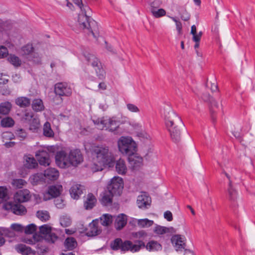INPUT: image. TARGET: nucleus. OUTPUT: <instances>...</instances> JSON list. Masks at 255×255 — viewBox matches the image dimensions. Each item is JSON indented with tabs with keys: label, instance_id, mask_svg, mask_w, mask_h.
<instances>
[{
	"label": "nucleus",
	"instance_id": "obj_1",
	"mask_svg": "<svg viewBox=\"0 0 255 255\" xmlns=\"http://www.w3.org/2000/svg\"><path fill=\"white\" fill-rule=\"evenodd\" d=\"M163 116L166 128L170 133L171 140L175 143L180 142L181 132L184 128L181 118L169 106L164 108Z\"/></svg>",
	"mask_w": 255,
	"mask_h": 255
},
{
	"label": "nucleus",
	"instance_id": "obj_2",
	"mask_svg": "<svg viewBox=\"0 0 255 255\" xmlns=\"http://www.w3.org/2000/svg\"><path fill=\"white\" fill-rule=\"evenodd\" d=\"M92 154L95 156L94 162L91 166L93 172L102 171L104 167L110 163L114 158L113 154L110 150L109 146L105 145L94 147Z\"/></svg>",
	"mask_w": 255,
	"mask_h": 255
},
{
	"label": "nucleus",
	"instance_id": "obj_3",
	"mask_svg": "<svg viewBox=\"0 0 255 255\" xmlns=\"http://www.w3.org/2000/svg\"><path fill=\"white\" fill-rule=\"evenodd\" d=\"M111 246L112 249L114 250L120 249L123 252L130 251L132 252L138 251L141 248L145 247L144 243L142 241H138L135 244H133L129 241L123 242L120 238L115 239Z\"/></svg>",
	"mask_w": 255,
	"mask_h": 255
},
{
	"label": "nucleus",
	"instance_id": "obj_4",
	"mask_svg": "<svg viewBox=\"0 0 255 255\" xmlns=\"http://www.w3.org/2000/svg\"><path fill=\"white\" fill-rule=\"evenodd\" d=\"M83 55L88 65H91L94 69L98 78L103 80L106 78V71L104 69L100 60L93 54L89 51L83 52Z\"/></svg>",
	"mask_w": 255,
	"mask_h": 255
},
{
	"label": "nucleus",
	"instance_id": "obj_5",
	"mask_svg": "<svg viewBox=\"0 0 255 255\" xmlns=\"http://www.w3.org/2000/svg\"><path fill=\"white\" fill-rule=\"evenodd\" d=\"M93 122L97 128L103 130L105 129L111 132L117 133L119 129L117 117H113L109 119L105 118H98L96 120H93Z\"/></svg>",
	"mask_w": 255,
	"mask_h": 255
},
{
	"label": "nucleus",
	"instance_id": "obj_6",
	"mask_svg": "<svg viewBox=\"0 0 255 255\" xmlns=\"http://www.w3.org/2000/svg\"><path fill=\"white\" fill-rule=\"evenodd\" d=\"M119 151L128 155L133 154L136 152L137 145L131 137L122 136L118 141Z\"/></svg>",
	"mask_w": 255,
	"mask_h": 255
},
{
	"label": "nucleus",
	"instance_id": "obj_7",
	"mask_svg": "<svg viewBox=\"0 0 255 255\" xmlns=\"http://www.w3.org/2000/svg\"><path fill=\"white\" fill-rule=\"evenodd\" d=\"M82 11V13L78 15L77 23L76 26L80 29L87 30L94 37H96L93 29V25L95 24V21L86 15L87 10L86 8H84Z\"/></svg>",
	"mask_w": 255,
	"mask_h": 255
},
{
	"label": "nucleus",
	"instance_id": "obj_8",
	"mask_svg": "<svg viewBox=\"0 0 255 255\" xmlns=\"http://www.w3.org/2000/svg\"><path fill=\"white\" fill-rule=\"evenodd\" d=\"M124 188V182L123 179L119 177H114L108 184V190L113 195L120 196L122 193Z\"/></svg>",
	"mask_w": 255,
	"mask_h": 255
},
{
	"label": "nucleus",
	"instance_id": "obj_9",
	"mask_svg": "<svg viewBox=\"0 0 255 255\" xmlns=\"http://www.w3.org/2000/svg\"><path fill=\"white\" fill-rule=\"evenodd\" d=\"M55 161L58 166L62 168H65L70 166L69 159V154L65 151L61 150L58 151L55 155Z\"/></svg>",
	"mask_w": 255,
	"mask_h": 255
},
{
	"label": "nucleus",
	"instance_id": "obj_10",
	"mask_svg": "<svg viewBox=\"0 0 255 255\" xmlns=\"http://www.w3.org/2000/svg\"><path fill=\"white\" fill-rule=\"evenodd\" d=\"M55 93L60 97H70L72 94V89L66 83H58L55 85Z\"/></svg>",
	"mask_w": 255,
	"mask_h": 255
},
{
	"label": "nucleus",
	"instance_id": "obj_11",
	"mask_svg": "<svg viewBox=\"0 0 255 255\" xmlns=\"http://www.w3.org/2000/svg\"><path fill=\"white\" fill-rule=\"evenodd\" d=\"M48 151V148H42L36 152L35 157L40 165L48 166L50 164V154Z\"/></svg>",
	"mask_w": 255,
	"mask_h": 255
},
{
	"label": "nucleus",
	"instance_id": "obj_12",
	"mask_svg": "<svg viewBox=\"0 0 255 255\" xmlns=\"http://www.w3.org/2000/svg\"><path fill=\"white\" fill-rule=\"evenodd\" d=\"M3 208L17 215H23L26 213L25 207L20 204L8 202L4 204Z\"/></svg>",
	"mask_w": 255,
	"mask_h": 255
},
{
	"label": "nucleus",
	"instance_id": "obj_13",
	"mask_svg": "<svg viewBox=\"0 0 255 255\" xmlns=\"http://www.w3.org/2000/svg\"><path fill=\"white\" fill-rule=\"evenodd\" d=\"M151 199L149 195L146 192H141L137 198L136 204L138 207L142 210L148 208L151 205Z\"/></svg>",
	"mask_w": 255,
	"mask_h": 255
},
{
	"label": "nucleus",
	"instance_id": "obj_14",
	"mask_svg": "<svg viewBox=\"0 0 255 255\" xmlns=\"http://www.w3.org/2000/svg\"><path fill=\"white\" fill-rule=\"evenodd\" d=\"M69 159L71 165L76 166L83 161V156L78 149L71 150L69 153Z\"/></svg>",
	"mask_w": 255,
	"mask_h": 255
},
{
	"label": "nucleus",
	"instance_id": "obj_15",
	"mask_svg": "<svg viewBox=\"0 0 255 255\" xmlns=\"http://www.w3.org/2000/svg\"><path fill=\"white\" fill-rule=\"evenodd\" d=\"M62 191V186L61 185L50 186L46 194L44 195L45 200H49L51 198H56L60 195Z\"/></svg>",
	"mask_w": 255,
	"mask_h": 255
},
{
	"label": "nucleus",
	"instance_id": "obj_16",
	"mask_svg": "<svg viewBox=\"0 0 255 255\" xmlns=\"http://www.w3.org/2000/svg\"><path fill=\"white\" fill-rule=\"evenodd\" d=\"M31 198L30 192L27 189H23L18 191L14 195L15 202L23 203L28 201Z\"/></svg>",
	"mask_w": 255,
	"mask_h": 255
},
{
	"label": "nucleus",
	"instance_id": "obj_17",
	"mask_svg": "<svg viewBox=\"0 0 255 255\" xmlns=\"http://www.w3.org/2000/svg\"><path fill=\"white\" fill-rule=\"evenodd\" d=\"M34 48L32 45L31 44H27L26 45L23 46L21 48L22 54L25 55H33V59H31L34 62L36 63H39L40 62V58L39 57H37V55L36 53H33Z\"/></svg>",
	"mask_w": 255,
	"mask_h": 255
},
{
	"label": "nucleus",
	"instance_id": "obj_18",
	"mask_svg": "<svg viewBox=\"0 0 255 255\" xmlns=\"http://www.w3.org/2000/svg\"><path fill=\"white\" fill-rule=\"evenodd\" d=\"M84 190V187L81 184L73 185L70 189V193L71 197L75 199H77L79 198L80 195L83 193Z\"/></svg>",
	"mask_w": 255,
	"mask_h": 255
},
{
	"label": "nucleus",
	"instance_id": "obj_19",
	"mask_svg": "<svg viewBox=\"0 0 255 255\" xmlns=\"http://www.w3.org/2000/svg\"><path fill=\"white\" fill-rule=\"evenodd\" d=\"M96 202L97 199L95 196L92 193H89L84 201V206L86 210H90L95 206Z\"/></svg>",
	"mask_w": 255,
	"mask_h": 255
},
{
	"label": "nucleus",
	"instance_id": "obj_20",
	"mask_svg": "<svg viewBox=\"0 0 255 255\" xmlns=\"http://www.w3.org/2000/svg\"><path fill=\"white\" fill-rule=\"evenodd\" d=\"M171 242L177 251L180 249L184 248L185 243H184L183 238L180 235H174L171 239Z\"/></svg>",
	"mask_w": 255,
	"mask_h": 255
},
{
	"label": "nucleus",
	"instance_id": "obj_21",
	"mask_svg": "<svg viewBox=\"0 0 255 255\" xmlns=\"http://www.w3.org/2000/svg\"><path fill=\"white\" fill-rule=\"evenodd\" d=\"M128 160L130 164L133 167L140 166L142 164L143 159L141 156H139L137 154L133 153L128 156Z\"/></svg>",
	"mask_w": 255,
	"mask_h": 255
},
{
	"label": "nucleus",
	"instance_id": "obj_22",
	"mask_svg": "<svg viewBox=\"0 0 255 255\" xmlns=\"http://www.w3.org/2000/svg\"><path fill=\"white\" fill-rule=\"evenodd\" d=\"M44 175L46 178L51 180H55L59 176V172L55 168H49L44 171Z\"/></svg>",
	"mask_w": 255,
	"mask_h": 255
},
{
	"label": "nucleus",
	"instance_id": "obj_23",
	"mask_svg": "<svg viewBox=\"0 0 255 255\" xmlns=\"http://www.w3.org/2000/svg\"><path fill=\"white\" fill-rule=\"evenodd\" d=\"M113 195L108 190L105 191L102 195L101 203L104 206L111 205L113 201Z\"/></svg>",
	"mask_w": 255,
	"mask_h": 255
},
{
	"label": "nucleus",
	"instance_id": "obj_24",
	"mask_svg": "<svg viewBox=\"0 0 255 255\" xmlns=\"http://www.w3.org/2000/svg\"><path fill=\"white\" fill-rule=\"evenodd\" d=\"M127 224L126 216L124 214L119 216L116 219L115 228L118 230H121Z\"/></svg>",
	"mask_w": 255,
	"mask_h": 255
},
{
	"label": "nucleus",
	"instance_id": "obj_25",
	"mask_svg": "<svg viewBox=\"0 0 255 255\" xmlns=\"http://www.w3.org/2000/svg\"><path fill=\"white\" fill-rule=\"evenodd\" d=\"M116 169L117 172L120 174H126L127 168L125 161L123 159H120L117 161L116 164Z\"/></svg>",
	"mask_w": 255,
	"mask_h": 255
},
{
	"label": "nucleus",
	"instance_id": "obj_26",
	"mask_svg": "<svg viewBox=\"0 0 255 255\" xmlns=\"http://www.w3.org/2000/svg\"><path fill=\"white\" fill-rule=\"evenodd\" d=\"M101 233L98 229L96 223L93 222L89 224V229L87 230V235L88 236H95Z\"/></svg>",
	"mask_w": 255,
	"mask_h": 255
},
{
	"label": "nucleus",
	"instance_id": "obj_27",
	"mask_svg": "<svg viewBox=\"0 0 255 255\" xmlns=\"http://www.w3.org/2000/svg\"><path fill=\"white\" fill-rule=\"evenodd\" d=\"M228 192L229 194V200L232 201H234L237 198V192L236 189L234 188L232 181H230L228 184Z\"/></svg>",
	"mask_w": 255,
	"mask_h": 255
},
{
	"label": "nucleus",
	"instance_id": "obj_28",
	"mask_svg": "<svg viewBox=\"0 0 255 255\" xmlns=\"http://www.w3.org/2000/svg\"><path fill=\"white\" fill-rule=\"evenodd\" d=\"M11 108V104L9 102H4L0 104V114L7 115L9 113Z\"/></svg>",
	"mask_w": 255,
	"mask_h": 255
},
{
	"label": "nucleus",
	"instance_id": "obj_29",
	"mask_svg": "<svg viewBox=\"0 0 255 255\" xmlns=\"http://www.w3.org/2000/svg\"><path fill=\"white\" fill-rule=\"evenodd\" d=\"M113 220V216L109 214H104L100 217L101 224L104 226H109L112 224Z\"/></svg>",
	"mask_w": 255,
	"mask_h": 255
},
{
	"label": "nucleus",
	"instance_id": "obj_30",
	"mask_svg": "<svg viewBox=\"0 0 255 255\" xmlns=\"http://www.w3.org/2000/svg\"><path fill=\"white\" fill-rule=\"evenodd\" d=\"M15 103L19 107L21 108H24L30 105V100L26 97H21L18 98L16 100Z\"/></svg>",
	"mask_w": 255,
	"mask_h": 255
},
{
	"label": "nucleus",
	"instance_id": "obj_31",
	"mask_svg": "<svg viewBox=\"0 0 255 255\" xmlns=\"http://www.w3.org/2000/svg\"><path fill=\"white\" fill-rule=\"evenodd\" d=\"M32 108L36 112L42 111L44 108L42 101L39 99L34 100L32 103Z\"/></svg>",
	"mask_w": 255,
	"mask_h": 255
},
{
	"label": "nucleus",
	"instance_id": "obj_32",
	"mask_svg": "<svg viewBox=\"0 0 255 255\" xmlns=\"http://www.w3.org/2000/svg\"><path fill=\"white\" fill-rule=\"evenodd\" d=\"M7 60L10 63L16 67L20 66L21 64V60L18 56L15 55H9L7 58Z\"/></svg>",
	"mask_w": 255,
	"mask_h": 255
},
{
	"label": "nucleus",
	"instance_id": "obj_33",
	"mask_svg": "<svg viewBox=\"0 0 255 255\" xmlns=\"http://www.w3.org/2000/svg\"><path fill=\"white\" fill-rule=\"evenodd\" d=\"M43 134L45 136L52 137L54 136V133L52 130L50 124L47 122L43 126Z\"/></svg>",
	"mask_w": 255,
	"mask_h": 255
},
{
	"label": "nucleus",
	"instance_id": "obj_34",
	"mask_svg": "<svg viewBox=\"0 0 255 255\" xmlns=\"http://www.w3.org/2000/svg\"><path fill=\"white\" fill-rule=\"evenodd\" d=\"M64 245L68 250H72L74 249L77 246V242L75 239L73 238H68L66 239Z\"/></svg>",
	"mask_w": 255,
	"mask_h": 255
},
{
	"label": "nucleus",
	"instance_id": "obj_35",
	"mask_svg": "<svg viewBox=\"0 0 255 255\" xmlns=\"http://www.w3.org/2000/svg\"><path fill=\"white\" fill-rule=\"evenodd\" d=\"M39 119L34 117L33 119L28 123L29 126V129L31 130H35L38 129L39 127Z\"/></svg>",
	"mask_w": 255,
	"mask_h": 255
},
{
	"label": "nucleus",
	"instance_id": "obj_36",
	"mask_svg": "<svg viewBox=\"0 0 255 255\" xmlns=\"http://www.w3.org/2000/svg\"><path fill=\"white\" fill-rule=\"evenodd\" d=\"M36 216L42 221H47L49 220L50 216L46 211H38L36 213Z\"/></svg>",
	"mask_w": 255,
	"mask_h": 255
},
{
	"label": "nucleus",
	"instance_id": "obj_37",
	"mask_svg": "<svg viewBox=\"0 0 255 255\" xmlns=\"http://www.w3.org/2000/svg\"><path fill=\"white\" fill-rule=\"evenodd\" d=\"M153 224V221L147 219H139L137 222L138 226L142 228L149 227L152 226Z\"/></svg>",
	"mask_w": 255,
	"mask_h": 255
},
{
	"label": "nucleus",
	"instance_id": "obj_38",
	"mask_svg": "<svg viewBox=\"0 0 255 255\" xmlns=\"http://www.w3.org/2000/svg\"><path fill=\"white\" fill-rule=\"evenodd\" d=\"M152 15L156 18L160 17L163 16L165 15L166 11L163 8H152V9H150Z\"/></svg>",
	"mask_w": 255,
	"mask_h": 255
},
{
	"label": "nucleus",
	"instance_id": "obj_39",
	"mask_svg": "<svg viewBox=\"0 0 255 255\" xmlns=\"http://www.w3.org/2000/svg\"><path fill=\"white\" fill-rule=\"evenodd\" d=\"M34 117V114L32 112L25 111L22 118V121L24 123L28 124Z\"/></svg>",
	"mask_w": 255,
	"mask_h": 255
},
{
	"label": "nucleus",
	"instance_id": "obj_40",
	"mask_svg": "<svg viewBox=\"0 0 255 255\" xmlns=\"http://www.w3.org/2000/svg\"><path fill=\"white\" fill-rule=\"evenodd\" d=\"M12 185L17 188H21L27 183L26 182L22 179H15L12 181Z\"/></svg>",
	"mask_w": 255,
	"mask_h": 255
},
{
	"label": "nucleus",
	"instance_id": "obj_41",
	"mask_svg": "<svg viewBox=\"0 0 255 255\" xmlns=\"http://www.w3.org/2000/svg\"><path fill=\"white\" fill-rule=\"evenodd\" d=\"M0 125L2 127H11L14 125V121L10 118H5L1 121Z\"/></svg>",
	"mask_w": 255,
	"mask_h": 255
},
{
	"label": "nucleus",
	"instance_id": "obj_42",
	"mask_svg": "<svg viewBox=\"0 0 255 255\" xmlns=\"http://www.w3.org/2000/svg\"><path fill=\"white\" fill-rule=\"evenodd\" d=\"M17 249L24 255H28L30 253L31 250L29 247L23 244H20L17 247Z\"/></svg>",
	"mask_w": 255,
	"mask_h": 255
},
{
	"label": "nucleus",
	"instance_id": "obj_43",
	"mask_svg": "<svg viewBox=\"0 0 255 255\" xmlns=\"http://www.w3.org/2000/svg\"><path fill=\"white\" fill-rule=\"evenodd\" d=\"M51 231V228L47 225H44L39 227V232L40 234L44 235L45 238Z\"/></svg>",
	"mask_w": 255,
	"mask_h": 255
},
{
	"label": "nucleus",
	"instance_id": "obj_44",
	"mask_svg": "<svg viewBox=\"0 0 255 255\" xmlns=\"http://www.w3.org/2000/svg\"><path fill=\"white\" fill-rule=\"evenodd\" d=\"M160 247V245L156 242H149L146 246V248L149 251L156 250Z\"/></svg>",
	"mask_w": 255,
	"mask_h": 255
},
{
	"label": "nucleus",
	"instance_id": "obj_45",
	"mask_svg": "<svg viewBox=\"0 0 255 255\" xmlns=\"http://www.w3.org/2000/svg\"><path fill=\"white\" fill-rule=\"evenodd\" d=\"M60 223L62 226L66 227L69 226L71 224V220L69 217L63 216L60 218Z\"/></svg>",
	"mask_w": 255,
	"mask_h": 255
},
{
	"label": "nucleus",
	"instance_id": "obj_46",
	"mask_svg": "<svg viewBox=\"0 0 255 255\" xmlns=\"http://www.w3.org/2000/svg\"><path fill=\"white\" fill-rule=\"evenodd\" d=\"M7 189L3 186H0V199L6 200L8 198Z\"/></svg>",
	"mask_w": 255,
	"mask_h": 255
},
{
	"label": "nucleus",
	"instance_id": "obj_47",
	"mask_svg": "<svg viewBox=\"0 0 255 255\" xmlns=\"http://www.w3.org/2000/svg\"><path fill=\"white\" fill-rule=\"evenodd\" d=\"M15 134L16 136L19 138L20 140L24 139L27 136L26 132L22 128L16 130L15 131Z\"/></svg>",
	"mask_w": 255,
	"mask_h": 255
},
{
	"label": "nucleus",
	"instance_id": "obj_48",
	"mask_svg": "<svg viewBox=\"0 0 255 255\" xmlns=\"http://www.w3.org/2000/svg\"><path fill=\"white\" fill-rule=\"evenodd\" d=\"M36 226L34 224H31L25 227L24 232L26 234H32L36 231Z\"/></svg>",
	"mask_w": 255,
	"mask_h": 255
},
{
	"label": "nucleus",
	"instance_id": "obj_49",
	"mask_svg": "<svg viewBox=\"0 0 255 255\" xmlns=\"http://www.w3.org/2000/svg\"><path fill=\"white\" fill-rule=\"evenodd\" d=\"M0 233L1 235L8 237H12L14 236V234L12 231L6 228H1L0 230Z\"/></svg>",
	"mask_w": 255,
	"mask_h": 255
},
{
	"label": "nucleus",
	"instance_id": "obj_50",
	"mask_svg": "<svg viewBox=\"0 0 255 255\" xmlns=\"http://www.w3.org/2000/svg\"><path fill=\"white\" fill-rule=\"evenodd\" d=\"M168 231L167 228L160 226H156L154 229V232L158 234H163L167 232Z\"/></svg>",
	"mask_w": 255,
	"mask_h": 255
},
{
	"label": "nucleus",
	"instance_id": "obj_51",
	"mask_svg": "<svg viewBox=\"0 0 255 255\" xmlns=\"http://www.w3.org/2000/svg\"><path fill=\"white\" fill-rule=\"evenodd\" d=\"M57 239L58 237L57 236V235L55 233H52L51 231L45 237L46 240H47L49 242H51L52 243H54L57 240Z\"/></svg>",
	"mask_w": 255,
	"mask_h": 255
},
{
	"label": "nucleus",
	"instance_id": "obj_52",
	"mask_svg": "<svg viewBox=\"0 0 255 255\" xmlns=\"http://www.w3.org/2000/svg\"><path fill=\"white\" fill-rule=\"evenodd\" d=\"M127 109L131 113L139 112V109L134 104L128 103L127 104Z\"/></svg>",
	"mask_w": 255,
	"mask_h": 255
},
{
	"label": "nucleus",
	"instance_id": "obj_53",
	"mask_svg": "<svg viewBox=\"0 0 255 255\" xmlns=\"http://www.w3.org/2000/svg\"><path fill=\"white\" fill-rule=\"evenodd\" d=\"M56 207L59 209H62L64 207V200L61 198H55L54 200Z\"/></svg>",
	"mask_w": 255,
	"mask_h": 255
},
{
	"label": "nucleus",
	"instance_id": "obj_54",
	"mask_svg": "<svg viewBox=\"0 0 255 255\" xmlns=\"http://www.w3.org/2000/svg\"><path fill=\"white\" fill-rule=\"evenodd\" d=\"M27 165L28 168H34L37 165V163L34 158H28L27 160H26Z\"/></svg>",
	"mask_w": 255,
	"mask_h": 255
},
{
	"label": "nucleus",
	"instance_id": "obj_55",
	"mask_svg": "<svg viewBox=\"0 0 255 255\" xmlns=\"http://www.w3.org/2000/svg\"><path fill=\"white\" fill-rule=\"evenodd\" d=\"M117 121L119 126H120V125L127 124L129 122L128 118L123 116H122L121 117H117Z\"/></svg>",
	"mask_w": 255,
	"mask_h": 255
},
{
	"label": "nucleus",
	"instance_id": "obj_56",
	"mask_svg": "<svg viewBox=\"0 0 255 255\" xmlns=\"http://www.w3.org/2000/svg\"><path fill=\"white\" fill-rule=\"evenodd\" d=\"M75 4H76L82 11L84 10V8H86V9H89V7L83 4L82 0H72Z\"/></svg>",
	"mask_w": 255,
	"mask_h": 255
},
{
	"label": "nucleus",
	"instance_id": "obj_57",
	"mask_svg": "<svg viewBox=\"0 0 255 255\" xmlns=\"http://www.w3.org/2000/svg\"><path fill=\"white\" fill-rule=\"evenodd\" d=\"M8 55V50L7 48L3 46H0V58L6 57Z\"/></svg>",
	"mask_w": 255,
	"mask_h": 255
},
{
	"label": "nucleus",
	"instance_id": "obj_58",
	"mask_svg": "<svg viewBox=\"0 0 255 255\" xmlns=\"http://www.w3.org/2000/svg\"><path fill=\"white\" fill-rule=\"evenodd\" d=\"M40 177L38 174H34L32 175L30 178V182L33 184H37V183L40 181Z\"/></svg>",
	"mask_w": 255,
	"mask_h": 255
},
{
	"label": "nucleus",
	"instance_id": "obj_59",
	"mask_svg": "<svg viewBox=\"0 0 255 255\" xmlns=\"http://www.w3.org/2000/svg\"><path fill=\"white\" fill-rule=\"evenodd\" d=\"M11 228L14 231L17 232H22L23 231V227L20 224H13L11 225Z\"/></svg>",
	"mask_w": 255,
	"mask_h": 255
},
{
	"label": "nucleus",
	"instance_id": "obj_60",
	"mask_svg": "<svg viewBox=\"0 0 255 255\" xmlns=\"http://www.w3.org/2000/svg\"><path fill=\"white\" fill-rule=\"evenodd\" d=\"M190 14L185 9L181 14V18L184 21H188L190 19Z\"/></svg>",
	"mask_w": 255,
	"mask_h": 255
},
{
	"label": "nucleus",
	"instance_id": "obj_61",
	"mask_svg": "<svg viewBox=\"0 0 255 255\" xmlns=\"http://www.w3.org/2000/svg\"><path fill=\"white\" fill-rule=\"evenodd\" d=\"M164 218L168 221H171L173 220V216L172 213L169 211H166L164 213Z\"/></svg>",
	"mask_w": 255,
	"mask_h": 255
},
{
	"label": "nucleus",
	"instance_id": "obj_62",
	"mask_svg": "<svg viewBox=\"0 0 255 255\" xmlns=\"http://www.w3.org/2000/svg\"><path fill=\"white\" fill-rule=\"evenodd\" d=\"M193 35V40L194 42H200L201 37L202 35V32L200 31L198 33H196L195 35Z\"/></svg>",
	"mask_w": 255,
	"mask_h": 255
},
{
	"label": "nucleus",
	"instance_id": "obj_63",
	"mask_svg": "<svg viewBox=\"0 0 255 255\" xmlns=\"http://www.w3.org/2000/svg\"><path fill=\"white\" fill-rule=\"evenodd\" d=\"M203 100L209 103H212V99H213L212 97L210 96V95L209 94H203L202 96Z\"/></svg>",
	"mask_w": 255,
	"mask_h": 255
},
{
	"label": "nucleus",
	"instance_id": "obj_64",
	"mask_svg": "<svg viewBox=\"0 0 255 255\" xmlns=\"http://www.w3.org/2000/svg\"><path fill=\"white\" fill-rule=\"evenodd\" d=\"M159 6V0H155L150 3V9H152V8H157Z\"/></svg>",
	"mask_w": 255,
	"mask_h": 255
}]
</instances>
